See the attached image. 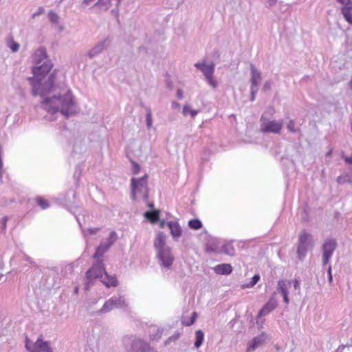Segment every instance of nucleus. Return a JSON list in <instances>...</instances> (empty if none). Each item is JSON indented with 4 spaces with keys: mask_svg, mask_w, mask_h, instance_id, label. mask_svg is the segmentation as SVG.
<instances>
[{
    "mask_svg": "<svg viewBox=\"0 0 352 352\" xmlns=\"http://www.w3.org/2000/svg\"><path fill=\"white\" fill-rule=\"evenodd\" d=\"M49 20L54 24H58L59 23L60 16L54 10H50L48 14Z\"/></svg>",
    "mask_w": 352,
    "mask_h": 352,
    "instance_id": "obj_31",
    "label": "nucleus"
},
{
    "mask_svg": "<svg viewBox=\"0 0 352 352\" xmlns=\"http://www.w3.org/2000/svg\"><path fill=\"white\" fill-rule=\"evenodd\" d=\"M182 113H183L184 116H185L190 114L192 118H194L198 113V111L191 109V108L189 105L186 104L184 106Z\"/></svg>",
    "mask_w": 352,
    "mask_h": 352,
    "instance_id": "obj_30",
    "label": "nucleus"
},
{
    "mask_svg": "<svg viewBox=\"0 0 352 352\" xmlns=\"http://www.w3.org/2000/svg\"><path fill=\"white\" fill-rule=\"evenodd\" d=\"M75 292H78V288H77V287L75 289Z\"/></svg>",
    "mask_w": 352,
    "mask_h": 352,
    "instance_id": "obj_63",
    "label": "nucleus"
},
{
    "mask_svg": "<svg viewBox=\"0 0 352 352\" xmlns=\"http://www.w3.org/2000/svg\"><path fill=\"white\" fill-rule=\"evenodd\" d=\"M337 1L343 5L341 8V12L344 19L351 25H352V0H337Z\"/></svg>",
    "mask_w": 352,
    "mask_h": 352,
    "instance_id": "obj_12",
    "label": "nucleus"
},
{
    "mask_svg": "<svg viewBox=\"0 0 352 352\" xmlns=\"http://www.w3.org/2000/svg\"><path fill=\"white\" fill-rule=\"evenodd\" d=\"M277 307V301L272 297L269 301L261 308L258 314V317H262L267 315Z\"/></svg>",
    "mask_w": 352,
    "mask_h": 352,
    "instance_id": "obj_14",
    "label": "nucleus"
},
{
    "mask_svg": "<svg viewBox=\"0 0 352 352\" xmlns=\"http://www.w3.org/2000/svg\"><path fill=\"white\" fill-rule=\"evenodd\" d=\"M195 67L201 71L205 76L207 82L214 89H215L218 83L214 78V64L211 63L210 65H206L205 63H197Z\"/></svg>",
    "mask_w": 352,
    "mask_h": 352,
    "instance_id": "obj_6",
    "label": "nucleus"
},
{
    "mask_svg": "<svg viewBox=\"0 0 352 352\" xmlns=\"http://www.w3.org/2000/svg\"><path fill=\"white\" fill-rule=\"evenodd\" d=\"M260 131L263 133H280L283 127V121L281 120H271L263 115L261 116Z\"/></svg>",
    "mask_w": 352,
    "mask_h": 352,
    "instance_id": "obj_5",
    "label": "nucleus"
},
{
    "mask_svg": "<svg viewBox=\"0 0 352 352\" xmlns=\"http://www.w3.org/2000/svg\"><path fill=\"white\" fill-rule=\"evenodd\" d=\"M49 60L47 59L46 50L43 47H40L36 50L34 54V64H40L43 61Z\"/></svg>",
    "mask_w": 352,
    "mask_h": 352,
    "instance_id": "obj_17",
    "label": "nucleus"
},
{
    "mask_svg": "<svg viewBox=\"0 0 352 352\" xmlns=\"http://www.w3.org/2000/svg\"><path fill=\"white\" fill-rule=\"evenodd\" d=\"M267 338V335L263 333L254 338L249 345L248 350H254L255 349L258 348L265 342Z\"/></svg>",
    "mask_w": 352,
    "mask_h": 352,
    "instance_id": "obj_19",
    "label": "nucleus"
},
{
    "mask_svg": "<svg viewBox=\"0 0 352 352\" xmlns=\"http://www.w3.org/2000/svg\"><path fill=\"white\" fill-rule=\"evenodd\" d=\"M260 280V276L258 274H255L252 278V280L251 281H250L247 284H243L241 285V288L242 289H245V288H251L253 286H254L257 283L258 281Z\"/></svg>",
    "mask_w": 352,
    "mask_h": 352,
    "instance_id": "obj_28",
    "label": "nucleus"
},
{
    "mask_svg": "<svg viewBox=\"0 0 352 352\" xmlns=\"http://www.w3.org/2000/svg\"><path fill=\"white\" fill-rule=\"evenodd\" d=\"M327 274H328V282L330 285L333 283V276L331 274V265H329L327 268Z\"/></svg>",
    "mask_w": 352,
    "mask_h": 352,
    "instance_id": "obj_40",
    "label": "nucleus"
},
{
    "mask_svg": "<svg viewBox=\"0 0 352 352\" xmlns=\"http://www.w3.org/2000/svg\"><path fill=\"white\" fill-rule=\"evenodd\" d=\"M63 29H64V28H63V26H60V27H59V30H60V31H63Z\"/></svg>",
    "mask_w": 352,
    "mask_h": 352,
    "instance_id": "obj_61",
    "label": "nucleus"
},
{
    "mask_svg": "<svg viewBox=\"0 0 352 352\" xmlns=\"http://www.w3.org/2000/svg\"><path fill=\"white\" fill-rule=\"evenodd\" d=\"M258 91V88L250 87V100L252 102L255 100L256 94Z\"/></svg>",
    "mask_w": 352,
    "mask_h": 352,
    "instance_id": "obj_38",
    "label": "nucleus"
},
{
    "mask_svg": "<svg viewBox=\"0 0 352 352\" xmlns=\"http://www.w3.org/2000/svg\"><path fill=\"white\" fill-rule=\"evenodd\" d=\"M287 128L289 130V131L291 133H296L297 131L295 127V122H294V120H290L288 122V124L287 125Z\"/></svg>",
    "mask_w": 352,
    "mask_h": 352,
    "instance_id": "obj_37",
    "label": "nucleus"
},
{
    "mask_svg": "<svg viewBox=\"0 0 352 352\" xmlns=\"http://www.w3.org/2000/svg\"><path fill=\"white\" fill-rule=\"evenodd\" d=\"M50 60H45L40 64H36L32 68L34 78H28L32 85L33 96L40 95L43 97L45 94L60 91L51 97H45L41 102V107L52 115L60 111L63 116L69 117L76 113V105L73 99L72 91L67 89L65 84L56 82V72L54 71L47 80L45 75L52 69Z\"/></svg>",
    "mask_w": 352,
    "mask_h": 352,
    "instance_id": "obj_1",
    "label": "nucleus"
},
{
    "mask_svg": "<svg viewBox=\"0 0 352 352\" xmlns=\"http://www.w3.org/2000/svg\"><path fill=\"white\" fill-rule=\"evenodd\" d=\"M7 221H8V218L6 217H3L1 219V226H2V228L3 230L6 229V228Z\"/></svg>",
    "mask_w": 352,
    "mask_h": 352,
    "instance_id": "obj_47",
    "label": "nucleus"
},
{
    "mask_svg": "<svg viewBox=\"0 0 352 352\" xmlns=\"http://www.w3.org/2000/svg\"><path fill=\"white\" fill-rule=\"evenodd\" d=\"M115 308L126 309L128 307V303L126 301L124 296H113L111 298Z\"/></svg>",
    "mask_w": 352,
    "mask_h": 352,
    "instance_id": "obj_21",
    "label": "nucleus"
},
{
    "mask_svg": "<svg viewBox=\"0 0 352 352\" xmlns=\"http://www.w3.org/2000/svg\"><path fill=\"white\" fill-rule=\"evenodd\" d=\"M25 259L27 261H29V262H30V263H31V259H30V258L28 256L25 255Z\"/></svg>",
    "mask_w": 352,
    "mask_h": 352,
    "instance_id": "obj_57",
    "label": "nucleus"
},
{
    "mask_svg": "<svg viewBox=\"0 0 352 352\" xmlns=\"http://www.w3.org/2000/svg\"><path fill=\"white\" fill-rule=\"evenodd\" d=\"M164 224H165V222L164 220H162V221H160V227L161 228H163L164 226Z\"/></svg>",
    "mask_w": 352,
    "mask_h": 352,
    "instance_id": "obj_58",
    "label": "nucleus"
},
{
    "mask_svg": "<svg viewBox=\"0 0 352 352\" xmlns=\"http://www.w3.org/2000/svg\"><path fill=\"white\" fill-rule=\"evenodd\" d=\"M179 338V334L173 336L169 337L166 341H165V345H168L170 342L175 341Z\"/></svg>",
    "mask_w": 352,
    "mask_h": 352,
    "instance_id": "obj_41",
    "label": "nucleus"
},
{
    "mask_svg": "<svg viewBox=\"0 0 352 352\" xmlns=\"http://www.w3.org/2000/svg\"><path fill=\"white\" fill-rule=\"evenodd\" d=\"M102 282L108 287H116L118 285V281L115 276H110L106 272L102 278Z\"/></svg>",
    "mask_w": 352,
    "mask_h": 352,
    "instance_id": "obj_23",
    "label": "nucleus"
},
{
    "mask_svg": "<svg viewBox=\"0 0 352 352\" xmlns=\"http://www.w3.org/2000/svg\"><path fill=\"white\" fill-rule=\"evenodd\" d=\"M54 120V118L53 117V116H52L50 118V120Z\"/></svg>",
    "mask_w": 352,
    "mask_h": 352,
    "instance_id": "obj_62",
    "label": "nucleus"
},
{
    "mask_svg": "<svg viewBox=\"0 0 352 352\" xmlns=\"http://www.w3.org/2000/svg\"><path fill=\"white\" fill-rule=\"evenodd\" d=\"M221 252L227 255L233 256L234 254L235 250L232 245L228 243L223 245Z\"/></svg>",
    "mask_w": 352,
    "mask_h": 352,
    "instance_id": "obj_27",
    "label": "nucleus"
},
{
    "mask_svg": "<svg viewBox=\"0 0 352 352\" xmlns=\"http://www.w3.org/2000/svg\"><path fill=\"white\" fill-rule=\"evenodd\" d=\"M37 204L42 209H46L49 207V203L47 200L43 199L42 197H38L36 199Z\"/></svg>",
    "mask_w": 352,
    "mask_h": 352,
    "instance_id": "obj_33",
    "label": "nucleus"
},
{
    "mask_svg": "<svg viewBox=\"0 0 352 352\" xmlns=\"http://www.w3.org/2000/svg\"><path fill=\"white\" fill-rule=\"evenodd\" d=\"M277 0H268V3L270 6H274L276 3Z\"/></svg>",
    "mask_w": 352,
    "mask_h": 352,
    "instance_id": "obj_51",
    "label": "nucleus"
},
{
    "mask_svg": "<svg viewBox=\"0 0 352 352\" xmlns=\"http://www.w3.org/2000/svg\"><path fill=\"white\" fill-rule=\"evenodd\" d=\"M148 206L150 208H154V204H153V202H151V203H148Z\"/></svg>",
    "mask_w": 352,
    "mask_h": 352,
    "instance_id": "obj_56",
    "label": "nucleus"
},
{
    "mask_svg": "<svg viewBox=\"0 0 352 352\" xmlns=\"http://www.w3.org/2000/svg\"><path fill=\"white\" fill-rule=\"evenodd\" d=\"M43 12L44 8L43 7H39L38 10L32 14V18H35L36 16L43 14Z\"/></svg>",
    "mask_w": 352,
    "mask_h": 352,
    "instance_id": "obj_43",
    "label": "nucleus"
},
{
    "mask_svg": "<svg viewBox=\"0 0 352 352\" xmlns=\"http://www.w3.org/2000/svg\"><path fill=\"white\" fill-rule=\"evenodd\" d=\"M146 122L148 129H151L153 126V118L151 109L149 107H146Z\"/></svg>",
    "mask_w": 352,
    "mask_h": 352,
    "instance_id": "obj_29",
    "label": "nucleus"
},
{
    "mask_svg": "<svg viewBox=\"0 0 352 352\" xmlns=\"http://www.w3.org/2000/svg\"><path fill=\"white\" fill-rule=\"evenodd\" d=\"M314 245L312 235L302 230L298 238L297 255L299 260L302 261L306 256L307 251Z\"/></svg>",
    "mask_w": 352,
    "mask_h": 352,
    "instance_id": "obj_4",
    "label": "nucleus"
},
{
    "mask_svg": "<svg viewBox=\"0 0 352 352\" xmlns=\"http://www.w3.org/2000/svg\"><path fill=\"white\" fill-rule=\"evenodd\" d=\"M144 217L148 219L151 223H155L159 220L160 212L159 210L146 211L144 213Z\"/></svg>",
    "mask_w": 352,
    "mask_h": 352,
    "instance_id": "obj_24",
    "label": "nucleus"
},
{
    "mask_svg": "<svg viewBox=\"0 0 352 352\" xmlns=\"http://www.w3.org/2000/svg\"><path fill=\"white\" fill-rule=\"evenodd\" d=\"M304 213L305 214H302V219L303 221H306V211H305V209H304Z\"/></svg>",
    "mask_w": 352,
    "mask_h": 352,
    "instance_id": "obj_55",
    "label": "nucleus"
},
{
    "mask_svg": "<svg viewBox=\"0 0 352 352\" xmlns=\"http://www.w3.org/2000/svg\"><path fill=\"white\" fill-rule=\"evenodd\" d=\"M167 226L170 229V234L174 239H177L181 236L182 228L177 222L169 221L167 223Z\"/></svg>",
    "mask_w": 352,
    "mask_h": 352,
    "instance_id": "obj_18",
    "label": "nucleus"
},
{
    "mask_svg": "<svg viewBox=\"0 0 352 352\" xmlns=\"http://www.w3.org/2000/svg\"><path fill=\"white\" fill-rule=\"evenodd\" d=\"M2 168H3V160L2 158H0V177L2 175Z\"/></svg>",
    "mask_w": 352,
    "mask_h": 352,
    "instance_id": "obj_50",
    "label": "nucleus"
},
{
    "mask_svg": "<svg viewBox=\"0 0 352 352\" xmlns=\"http://www.w3.org/2000/svg\"><path fill=\"white\" fill-rule=\"evenodd\" d=\"M204 338V332L201 330H197L195 332V346L196 348H199L201 345L203 344Z\"/></svg>",
    "mask_w": 352,
    "mask_h": 352,
    "instance_id": "obj_25",
    "label": "nucleus"
},
{
    "mask_svg": "<svg viewBox=\"0 0 352 352\" xmlns=\"http://www.w3.org/2000/svg\"><path fill=\"white\" fill-rule=\"evenodd\" d=\"M188 226L193 230H199L202 227V223L199 219H191L188 221Z\"/></svg>",
    "mask_w": 352,
    "mask_h": 352,
    "instance_id": "obj_32",
    "label": "nucleus"
},
{
    "mask_svg": "<svg viewBox=\"0 0 352 352\" xmlns=\"http://www.w3.org/2000/svg\"><path fill=\"white\" fill-rule=\"evenodd\" d=\"M251 78L250 83L252 88H258V85L261 80V74L256 69L253 64H250Z\"/></svg>",
    "mask_w": 352,
    "mask_h": 352,
    "instance_id": "obj_15",
    "label": "nucleus"
},
{
    "mask_svg": "<svg viewBox=\"0 0 352 352\" xmlns=\"http://www.w3.org/2000/svg\"><path fill=\"white\" fill-rule=\"evenodd\" d=\"M25 348L30 352H52L50 342L44 341L41 336H40L32 345H30V341L28 338L26 337Z\"/></svg>",
    "mask_w": 352,
    "mask_h": 352,
    "instance_id": "obj_8",
    "label": "nucleus"
},
{
    "mask_svg": "<svg viewBox=\"0 0 352 352\" xmlns=\"http://www.w3.org/2000/svg\"><path fill=\"white\" fill-rule=\"evenodd\" d=\"M157 252V257L161 261L162 266L169 268L174 261V256L171 253L170 248L168 247Z\"/></svg>",
    "mask_w": 352,
    "mask_h": 352,
    "instance_id": "obj_11",
    "label": "nucleus"
},
{
    "mask_svg": "<svg viewBox=\"0 0 352 352\" xmlns=\"http://www.w3.org/2000/svg\"><path fill=\"white\" fill-rule=\"evenodd\" d=\"M132 165H133V168H132L133 173L135 175L138 174L140 170V165L138 163H136L135 162H132Z\"/></svg>",
    "mask_w": 352,
    "mask_h": 352,
    "instance_id": "obj_39",
    "label": "nucleus"
},
{
    "mask_svg": "<svg viewBox=\"0 0 352 352\" xmlns=\"http://www.w3.org/2000/svg\"><path fill=\"white\" fill-rule=\"evenodd\" d=\"M197 317V313L193 312L192 314V316H191L190 319L188 321H184L183 324L186 326H190L195 322Z\"/></svg>",
    "mask_w": 352,
    "mask_h": 352,
    "instance_id": "obj_34",
    "label": "nucleus"
},
{
    "mask_svg": "<svg viewBox=\"0 0 352 352\" xmlns=\"http://www.w3.org/2000/svg\"><path fill=\"white\" fill-rule=\"evenodd\" d=\"M0 158H2V151H1V147H0Z\"/></svg>",
    "mask_w": 352,
    "mask_h": 352,
    "instance_id": "obj_60",
    "label": "nucleus"
},
{
    "mask_svg": "<svg viewBox=\"0 0 352 352\" xmlns=\"http://www.w3.org/2000/svg\"><path fill=\"white\" fill-rule=\"evenodd\" d=\"M271 89V82L270 81H266L263 85V90L264 91H268Z\"/></svg>",
    "mask_w": 352,
    "mask_h": 352,
    "instance_id": "obj_44",
    "label": "nucleus"
},
{
    "mask_svg": "<svg viewBox=\"0 0 352 352\" xmlns=\"http://www.w3.org/2000/svg\"><path fill=\"white\" fill-rule=\"evenodd\" d=\"M294 287L296 290H299L300 289V282L297 279H295L294 280Z\"/></svg>",
    "mask_w": 352,
    "mask_h": 352,
    "instance_id": "obj_45",
    "label": "nucleus"
},
{
    "mask_svg": "<svg viewBox=\"0 0 352 352\" xmlns=\"http://www.w3.org/2000/svg\"><path fill=\"white\" fill-rule=\"evenodd\" d=\"M292 281L287 280H280L278 281L277 291L281 295L284 294H289L288 289L291 287Z\"/></svg>",
    "mask_w": 352,
    "mask_h": 352,
    "instance_id": "obj_22",
    "label": "nucleus"
},
{
    "mask_svg": "<svg viewBox=\"0 0 352 352\" xmlns=\"http://www.w3.org/2000/svg\"><path fill=\"white\" fill-rule=\"evenodd\" d=\"M109 41L107 38H105L100 41L88 52V56L90 58H93L94 57L101 53L104 49H106L109 46Z\"/></svg>",
    "mask_w": 352,
    "mask_h": 352,
    "instance_id": "obj_13",
    "label": "nucleus"
},
{
    "mask_svg": "<svg viewBox=\"0 0 352 352\" xmlns=\"http://www.w3.org/2000/svg\"><path fill=\"white\" fill-rule=\"evenodd\" d=\"M118 236L115 231H112L109 234V236L107 241H102L99 246L96 248V252L93 256L95 259L101 258L103 254L107 252L109 249L117 241Z\"/></svg>",
    "mask_w": 352,
    "mask_h": 352,
    "instance_id": "obj_9",
    "label": "nucleus"
},
{
    "mask_svg": "<svg viewBox=\"0 0 352 352\" xmlns=\"http://www.w3.org/2000/svg\"><path fill=\"white\" fill-rule=\"evenodd\" d=\"M100 230V228H89L87 230L89 234H95Z\"/></svg>",
    "mask_w": 352,
    "mask_h": 352,
    "instance_id": "obj_42",
    "label": "nucleus"
},
{
    "mask_svg": "<svg viewBox=\"0 0 352 352\" xmlns=\"http://www.w3.org/2000/svg\"><path fill=\"white\" fill-rule=\"evenodd\" d=\"M9 47L13 52H16L19 49V44L16 42H14V41H11L9 43Z\"/></svg>",
    "mask_w": 352,
    "mask_h": 352,
    "instance_id": "obj_36",
    "label": "nucleus"
},
{
    "mask_svg": "<svg viewBox=\"0 0 352 352\" xmlns=\"http://www.w3.org/2000/svg\"><path fill=\"white\" fill-rule=\"evenodd\" d=\"M343 159L346 164L352 165V157H343Z\"/></svg>",
    "mask_w": 352,
    "mask_h": 352,
    "instance_id": "obj_48",
    "label": "nucleus"
},
{
    "mask_svg": "<svg viewBox=\"0 0 352 352\" xmlns=\"http://www.w3.org/2000/svg\"><path fill=\"white\" fill-rule=\"evenodd\" d=\"M106 271L102 261L98 260L93 267L87 272L86 276L89 281L91 282L93 279L96 278H101L102 279Z\"/></svg>",
    "mask_w": 352,
    "mask_h": 352,
    "instance_id": "obj_10",
    "label": "nucleus"
},
{
    "mask_svg": "<svg viewBox=\"0 0 352 352\" xmlns=\"http://www.w3.org/2000/svg\"><path fill=\"white\" fill-rule=\"evenodd\" d=\"M337 352H352V345L340 346L338 348Z\"/></svg>",
    "mask_w": 352,
    "mask_h": 352,
    "instance_id": "obj_35",
    "label": "nucleus"
},
{
    "mask_svg": "<svg viewBox=\"0 0 352 352\" xmlns=\"http://www.w3.org/2000/svg\"><path fill=\"white\" fill-rule=\"evenodd\" d=\"M331 155V151H329L327 153V156H330Z\"/></svg>",
    "mask_w": 352,
    "mask_h": 352,
    "instance_id": "obj_59",
    "label": "nucleus"
},
{
    "mask_svg": "<svg viewBox=\"0 0 352 352\" xmlns=\"http://www.w3.org/2000/svg\"><path fill=\"white\" fill-rule=\"evenodd\" d=\"M337 182H338V183H340V184H342V183H343V182H344V179H342V177H338L337 178Z\"/></svg>",
    "mask_w": 352,
    "mask_h": 352,
    "instance_id": "obj_53",
    "label": "nucleus"
},
{
    "mask_svg": "<svg viewBox=\"0 0 352 352\" xmlns=\"http://www.w3.org/2000/svg\"><path fill=\"white\" fill-rule=\"evenodd\" d=\"M115 309L111 299H109L107 301L104 302L102 307L99 310L100 314L107 313Z\"/></svg>",
    "mask_w": 352,
    "mask_h": 352,
    "instance_id": "obj_26",
    "label": "nucleus"
},
{
    "mask_svg": "<svg viewBox=\"0 0 352 352\" xmlns=\"http://www.w3.org/2000/svg\"><path fill=\"white\" fill-rule=\"evenodd\" d=\"M177 96L179 99H182L184 98L183 91L182 89H178L177 91Z\"/></svg>",
    "mask_w": 352,
    "mask_h": 352,
    "instance_id": "obj_49",
    "label": "nucleus"
},
{
    "mask_svg": "<svg viewBox=\"0 0 352 352\" xmlns=\"http://www.w3.org/2000/svg\"><path fill=\"white\" fill-rule=\"evenodd\" d=\"M166 236L164 232H160L157 234L154 241V247L157 251L168 248V246L166 245Z\"/></svg>",
    "mask_w": 352,
    "mask_h": 352,
    "instance_id": "obj_16",
    "label": "nucleus"
},
{
    "mask_svg": "<svg viewBox=\"0 0 352 352\" xmlns=\"http://www.w3.org/2000/svg\"><path fill=\"white\" fill-rule=\"evenodd\" d=\"M126 352H157L148 343L133 335H127L122 338Z\"/></svg>",
    "mask_w": 352,
    "mask_h": 352,
    "instance_id": "obj_2",
    "label": "nucleus"
},
{
    "mask_svg": "<svg viewBox=\"0 0 352 352\" xmlns=\"http://www.w3.org/2000/svg\"><path fill=\"white\" fill-rule=\"evenodd\" d=\"M172 107L173 108H179V104L178 102H173Z\"/></svg>",
    "mask_w": 352,
    "mask_h": 352,
    "instance_id": "obj_52",
    "label": "nucleus"
},
{
    "mask_svg": "<svg viewBox=\"0 0 352 352\" xmlns=\"http://www.w3.org/2000/svg\"><path fill=\"white\" fill-rule=\"evenodd\" d=\"M338 246L337 241L335 239L328 238L326 239L321 246L322 263V265H326L329 263V261Z\"/></svg>",
    "mask_w": 352,
    "mask_h": 352,
    "instance_id": "obj_7",
    "label": "nucleus"
},
{
    "mask_svg": "<svg viewBox=\"0 0 352 352\" xmlns=\"http://www.w3.org/2000/svg\"><path fill=\"white\" fill-rule=\"evenodd\" d=\"M288 294H284L282 295L283 301L287 305H288L289 303V298Z\"/></svg>",
    "mask_w": 352,
    "mask_h": 352,
    "instance_id": "obj_46",
    "label": "nucleus"
},
{
    "mask_svg": "<svg viewBox=\"0 0 352 352\" xmlns=\"http://www.w3.org/2000/svg\"><path fill=\"white\" fill-rule=\"evenodd\" d=\"M214 272L218 274L228 275L232 272V267L230 264H219L214 267Z\"/></svg>",
    "mask_w": 352,
    "mask_h": 352,
    "instance_id": "obj_20",
    "label": "nucleus"
},
{
    "mask_svg": "<svg viewBox=\"0 0 352 352\" xmlns=\"http://www.w3.org/2000/svg\"><path fill=\"white\" fill-rule=\"evenodd\" d=\"M93 1L94 0H84L83 3L85 4V5H88L89 3H90Z\"/></svg>",
    "mask_w": 352,
    "mask_h": 352,
    "instance_id": "obj_54",
    "label": "nucleus"
},
{
    "mask_svg": "<svg viewBox=\"0 0 352 352\" xmlns=\"http://www.w3.org/2000/svg\"><path fill=\"white\" fill-rule=\"evenodd\" d=\"M148 175H144L143 177L136 179L131 178V197L133 200L136 199L138 195L141 196L143 199L146 201L148 199Z\"/></svg>",
    "mask_w": 352,
    "mask_h": 352,
    "instance_id": "obj_3",
    "label": "nucleus"
}]
</instances>
